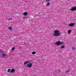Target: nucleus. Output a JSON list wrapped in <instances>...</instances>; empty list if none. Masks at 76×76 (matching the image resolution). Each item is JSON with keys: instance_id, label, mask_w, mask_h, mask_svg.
<instances>
[{"instance_id": "nucleus-1", "label": "nucleus", "mask_w": 76, "mask_h": 76, "mask_svg": "<svg viewBox=\"0 0 76 76\" xmlns=\"http://www.w3.org/2000/svg\"><path fill=\"white\" fill-rule=\"evenodd\" d=\"M54 34H53V35L54 37H58L60 35V33L58 32V31L55 30L54 31Z\"/></svg>"}, {"instance_id": "nucleus-2", "label": "nucleus", "mask_w": 76, "mask_h": 76, "mask_svg": "<svg viewBox=\"0 0 76 76\" xmlns=\"http://www.w3.org/2000/svg\"><path fill=\"white\" fill-rule=\"evenodd\" d=\"M63 42H61L60 41L56 42H55L54 44L56 45H61V44H63Z\"/></svg>"}, {"instance_id": "nucleus-3", "label": "nucleus", "mask_w": 76, "mask_h": 76, "mask_svg": "<svg viewBox=\"0 0 76 76\" xmlns=\"http://www.w3.org/2000/svg\"><path fill=\"white\" fill-rule=\"evenodd\" d=\"M31 63V61H26L25 62H24V65L25 66H27V64H28V63Z\"/></svg>"}, {"instance_id": "nucleus-4", "label": "nucleus", "mask_w": 76, "mask_h": 76, "mask_svg": "<svg viewBox=\"0 0 76 76\" xmlns=\"http://www.w3.org/2000/svg\"><path fill=\"white\" fill-rule=\"evenodd\" d=\"M70 10H72V11L76 10V7H73L72 9H71Z\"/></svg>"}, {"instance_id": "nucleus-5", "label": "nucleus", "mask_w": 76, "mask_h": 76, "mask_svg": "<svg viewBox=\"0 0 76 76\" xmlns=\"http://www.w3.org/2000/svg\"><path fill=\"white\" fill-rule=\"evenodd\" d=\"M32 66V64H30V63H29L27 64V67H31Z\"/></svg>"}, {"instance_id": "nucleus-6", "label": "nucleus", "mask_w": 76, "mask_h": 76, "mask_svg": "<svg viewBox=\"0 0 76 76\" xmlns=\"http://www.w3.org/2000/svg\"><path fill=\"white\" fill-rule=\"evenodd\" d=\"M69 26H71V27H72L73 26H74V24L73 23H70L69 25Z\"/></svg>"}, {"instance_id": "nucleus-7", "label": "nucleus", "mask_w": 76, "mask_h": 76, "mask_svg": "<svg viewBox=\"0 0 76 76\" xmlns=\"http://www.w3.org/2000/svg\"><path fill=\"white\" fill-rule=\"evenodd\" d=\"M23 15H24L25 16H26V15H28V12H24L22 13Z\"/></svg>"}, {"instance_id": "nucleus-8", "label": "nucleus", "mask_w": 76, "mask_h": 76, "mask_svg": "<svg viewBox=\"0 0 76 76\" xmlns=\"http://www.w3.org/2000/svg\"><path fill=\"white\" fill-rule=\"evenodd\" d=\"M7 55L6 54H3L2 55V57H7Z\"/></svg>"}, {"instance_id": "nucleus-9", "label": "nucleus", "mask_w": 76, "mask_h": 76, "mask_svg": "<svg viewBox=\"0 0 76 76\" xmlns=\"http://www.w3.org/2000/svg\"><path fill=\"white\" fill-rule=\"evenodd\" d=\"M72 49L73 50H76V48L73 47H72Z\"/></svg>"}, {"instance_id": "nucleus-10", "label": "nucleus", "mask_w": 76, "mask_h": 76, "mask_svg": "<svg viewBox=\"0 0 76 76\" xmlns=\"http://www.w3.org/2000/svg\"><path fill=\"white\" fill-rule=\"evenodd\" d=\"M11 69H9L8 70V72H9L10 73L11 72Z\"/></svg>"}, {"instance_id": "nucleus-11", "label": "nucleus", "mask_w": 76, "mask_h": 76, "mask_svg": "<svg viewBox=\"0 0 76 76\" xmlns=\"http://www.w3.org/2000/svg\"><path fill=\"white\" fill-rule=\"evenodd\" d=\"M15 69H11V72H15Z\"/></svg>"}, {"instance_id": "nucleus-12", "label": "nucleus", "mask_w": 76, "mask_h": 76, "mask_svg": "<svg viewBox=\"0 0 76 76\" xmlns=\"http://www.w3.org/2000/svg\"><path fill=\"white\" fill-rule=\"evenodd\" d=\"M71 32V31L70 30H69L68 31V33L69 34H70Z\"/></svg>"}, {"instance_id": "nucleus-13", "label": "nucleus", "mask_w": 76, "mask_h": 76, "mask_svg": "<svg viewBox=\"0 0 76 76\" xmlns=\"http://www.w3.org/2000/svg\"><path fill=\"white\" fill-rule=\"evenodd\" d=\"M32 54H33V55H34L35 54H36V52L35 51H33L32 53Z\"/></svg>"}, {"instance_id": "nucleus-14", "label": "nucleus", "mask_w": 76, "mask_h": 76, "mask_svg": "<svg viewBox=\"0 0 76 76\" xmlns=\"http://www.w3.org/2000/svg\"><path fill=\"white\" fill-rule=\"evenodd\" d=\"M64 48V46L63 45L61 46V48L62 49L63 48Z\"/></svg>"}, {"instance_id": "nucleus-15", "label": "nucleus", "mask_w": 76, "mask_h": 76, "mask_svg": "<svg viewBox=\"0 0 76 76\" xmlns=\"http://www.w3.org/2000/svg\"><path fill=\"white\" fill-rule=\"evenodd\" d=\"M15 47H13L12 48V51H13V50H15Z\"/></svg>"}, {"instance_id": "nucleus-16", "label": "nucleus", "mask_w": 76, "mask_h": 76, "mask_svg": "<svg viewBox=\"0 0 76 76\" xmlns=\"http://www.w3.org/2000/svg\"><path fill=\"white\" fill-rule=\"evenodd\" d=\"M70 72V70H67L66 71V73H69Z\"/></svg>"}, {"instance_id": "nucleus-17", "label": "nucleus", "mask_w": 76, "mask_h": 76, "mask_svg": "<svg viewBox=\"0 0 76 76\" xmlns=\"http://www.w3.org/2000/svg\"><path fill=\"white\" fill-rule=\"evenodd\" d=\"M47 6H50V3L48 2V4H47Z\"/></svg>"}, {"instance_id": "nucleus-18", "label": "nucleus", "mask_w": 76, "mask_h": 76, "mask_svg": "<svg viewBox=\"0 0 76 76\" xmlns=\"http://www.w3.org/2000/svg\"><path fill=\"white\" fill-rule=\"evenodd\" d=\"M9 29H10L11 30V29H12V27H9L8 28Z\"/></svg>"}, {"instance_id": "nucleus-19", "label": "nucleus", "mask_w": 76, "mask_h": 76, "mask_svg": "<svg viewBox=\"0 0 76 76\" xmlns=\"http://www.w3.org/2000/svg\"><path fill=\"white\" fill-rule=\"evenodd\" d=\"M23 19H26V17H23Z\"/></svg>"}, {"instance_id": "nucleus-20", "label": "nucleus", "mask_w": 76, "mask_h": 76, "mask_svg": "<svg viewBox=\"0 0 76 76\" xmlns=\"http://www.w3.org/2000/svg\"><path fill=\"white\" fill-rule=\"evenodd\" d=\"M12 18H10L8 19V20H12Z\"/></svg>"}, {"instance_id": "nucleus-21", "label": "nucleus", "mask_w": 76, "mask_h": 76, "mask_svg": "<svg viewBox=\"0 0 76 76\" xmlns=\"http://www.w3.org/2000/svg\"><path fill=\"white\" fill-rule=\"evenodd\" d=\"M26 1H25V3H26Z\"/></svg>"}, {"instance_id": "nucleus-22", "label": "nucleus", "mask_w": 76, "mask_h": 76, "mask_svg": "<svg viewBox=\"0 0 76 76\" xmlns=\"http://www.w3.org/2000/svg\"><path fill=\"white\" fill-rule=\"evenodd\" d=\"M59 71L60 72V69H58Z\"/></svg>"}, {"instance_id": "nucleus-23", "label": "nucleus", "mask_w": 76, "mask_h": 76, "mask_svg": "<svg viewBox=\"0 0 76 76\" xmlns=\"http://www.w3.org/2000/svg\"><path fill=\"white\" fill-rule=\"evenodd\" d=\"M47 1H49V0H47Z\"/></svg>"}]
</instances>
